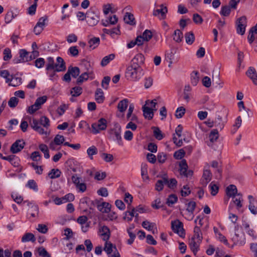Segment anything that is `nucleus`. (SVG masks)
<instances>
[{
    "label": "nucleus",
    "instance_id": "f257e3e1",
    "mask_svg": "<svg viewBox=\"0 0 257 257\" xmlns=\"http://www.w3.org/2000/svg\"><path fill=\"white\" fill-rule=\"evenodd\" d=\"M66 69L65 62L61 57L57 58L56 63H55L53 57H49L47 58L46 70L49 73L50 79H53L56 75V72L64 71Z\"/></svg>",
    "mask_w": 257,
    "mask_h": 257
},
{
    "label": "nucleus",
    "instance_id": "f03ea898",
    "mask_svg": "<svg viewBox=\"0 0 257 257\" xmlns=\"http://www.w3.org/2000/svg\"><path fill=\"white\" fill-rule=\"evenodd\" d=\"M31 127L39 134L42 135L49 136L50 132L48 131L50 125L49 119L46 116H42L39 120L33 118L29 121Z\"/></svg>",
    "mask_w": 257,
    "mask_h": 257
},
{
    "label": "nucleus",
    "instance_id": "7ed1b4c3",
    "mask_svg": "<svg viewBox=\"0 0 257 257\" xmlns=\"http://www.w3.org/2000/svg\"><path fill=\"white\" fill-rule=\"evenodd\" d=\"M107 134V138L109 140L116 142L120 146L123 145L121 135V127L118 123H114L113 127L108 130Z\"/></svg>",
    "mask_w": 257,
    "mask_h": 257
},
{
    "label": "nucleus",
    "instance_id": "20e7f679",
    "mask_svg": "<svg viewBox=\"0 0 257 257\" xmlns=\"http://www.w3.org/2000/svg\"><path fill=\"white\" fill-rule=\"evenodd\" d=\"M144 72H142V70L134 67L131 64L126 68L125 72V76L128 79L132 80H136L141 78L144 75Z\"/></svg>",
    "mask_w": 257,
    "mask_h": 257
},
{
    "label": "nucleus",
    "instance_id": "39448f33",
    "mask_svg": "<svg viewBox=\"0 0 257 257\" xmlns=\"http://www.w3.org/2000/svg\"><path fill=\"white\" fill-rule=\"evenodd\" d=\"M157 101L156 99L146 100V118L152 119L154 112L157 111Z\"/></svg>",
    "mask_w": 257,
    "mask_h": 257
},
{
    "label": "nucleus",
    "instance_id": "423d86ee",
    "mask_svg": "<svg viewBox=\"0 0 257 257\" xmlns=\"http://www.w3.org/2000/svg\"><path fill=\"white\" fill-rule=\"evenodd\" d=\"M107 127V121L104 118H101L97 122L91 124L92 133L93 134H98L100 131L105 130Z\"/></svg>",
    "mask_w": 257,
    "mask_h": 257
},
{
    "label": "nucleus",
    "instance_id": "0eeeda50",
    "mask_svg": "<svg viewBox=\"0 0 257 257\" xmlns=\"http://www.w3.org/2000/svg\"><path fill=\"white\" fill-rule=\"evenodd\" d=\"M247 25L246 18L242 16L236 20V29L237 33L243 35L245 33V28Z\"/></svg>",
    "mask_w": 257,
    "mask_h": 257
},
{
    "label": "nucleus",
    "instance_id": "6e6552de",
    "mask_svg": "<svg viewBox=\"0 0 257 257\" xmlns=\"http://www.w3.org/2000/svg\"><path fill=\"white\" fill-rule=\"evenodd\" d=\"M131 65L134 67L142 70V72H144L145 67V57L142 53L138 54L132 60Z\"/></svg>",
    "mask_w": 257,
    "mask_h": 257
},
{
    "label": "nucleus",
    "instance_id": "1a4fd4ad",
    "mask_svg": "<svg viewBox=\"0 0 257 257\" xmlns=\"http://www.w3.org/2000/svg\"><path fill=\"white\" fill-rule=\"evenodd\" d=\"M84 65L89 66L87 71H86L80 75L77 79V83L80 84L82 83L84 80H87L89 76L93 74V69L91 66L90 63L87 61H84L83 62Z\"/></svg>",
    "mask_w": 257,
    "mask_h": 257
},
{
    "label": "nucleus",
    "instance_id": "9d476101",
    "mask_svg": "<svg viewBox=\"0 0 257 257\" xmlns=\"http://www.w3.org/2000/svg\"><path fill=\"white\" fill-rule=\"evenodd\" d=\"M160 9L153 11V15L158 18L160 20H165L167 17L168 9L166 6L161 4L159 6Z\"/></svg>",
    "mask_w": 257,
    "mask_h": 257
},
{
    "label": "nucleus",
    "instance_id": "9b49d317",
    "mask_svg": "<svg viewBox=\"0 0 257 257\" xmlns=\"http://www.w3.org/2000/svg\"><path fill=\"white\" fill-rule=\"evenodd\" d=\"M85 18L87 23L90 26H95L99 21L98 15L94 12H87L86 14Z\"/></svg>",
    "mask_w": 257,
    "mask_h": 257
},
{
    "label": "nucleus",
    "instance_id": "f8f14e48",
    "mask_svg": "<svg viewBox=\"0 0 257 257\" xmlns=\"http://www.w3.org/2000/svg\"><path fill=\"white\" fill-rule=\"evenodd\" d=\"M179 171L181 175H183L186 177L192 176L193 171L188 170V165L185 160H182L179 164Z\"/></svg>",
    "mask_w": 257,
    "mask_h": 257
},
{
    "label": "nucleus",
    "instance_id": "ddd939ff",
    "mask_svg": "<svg viewBox=\"0 0 257 257\" xmlns=\"http://www.w3.org/2000/svg\"><path fill=\"white\" fill-rule=\"evenodd\" d=\"M171 227L174 232L178 234L180 236L183 237L185 235L182 224L179 220L172 221Z\"/></svg>",
    "mask_w": 257,
    "mask_h": 257
},
{
    "label": "nucleus",
    "instance_id": "4468645a",
    "mask_svg": "<svg viewBox=\"0 0 257 257\" xmlns=\"http://www.w3.org/2000/svg\"><path fill=\"white\" fill-rule=\"evenodd\" d=\"M19 58H15L13 61L15 63H19L22 62H28L32 59V55L29 58V53L25 49H21L19 52Z\"/></svg>",
    "mask_w": 257,
    "mask_h": 257
},
{
    "label": "nucleus",
    "instance_id": "2eb2a0df",
    "mask_svg": "<svg viewBox=\"0 0 257 257\" xmlns=\"http://www.w3.org/2000/svg\"><path fill=\"white\" fill-rule=\"evenodd\" d=\"M243 201V199L242 195L239 193L237 194L236 196L232 197V202H230V205L229 206V209L231 208V205L233 204L236 206V209L238 211H240L241 208L242 207Z\"/></svg>",
    "mask_w": 257,
    "mask_h": 257
},
{
    "label": "nucleus",
    "instance_id": "dca6fc26",
    "mask_svg": "<svg viewBox=\"0 0 257 257\" xmlns=\"http://www.w3.org/2000/svg\"><path fill=\"white\" fill-rule=\"evenodd\" d=\"M25 145V143L23 140H17L11 146L10 151L12 153L16 154L20 152L24 148Z\"/></svg>",
    "mask_w": 257,
    "mask_h": 257
},
{
    "label": "nucleus",
    "instance_id": "f3484780",
    "mask_svg": "<svg viewBox=\"0 0 257 257\" xmlns=\"http://www.w3.org/2000/svg\"><path fill=\"white\" fill-rule=\"evenodd\" d=\"M248 209L253 214H257V200L252 196L248 195Z\"/></svg>",
    "mask_w": 257,
    "mask_h": 257
},
{
    "label": "nucleus",
    "instance_id": "a211bd4d",
    "mask_svg": "<svg viewBox=\"0 0 257 257\" xmlns=\"http://www.w3.org/2000/svg\"><path fill=\"white\" fill-rule=\"evenodd\" d=\"M247 76L252 80L253 83L257 85V72L254 68L250 67L246 72Z\"/></svg>",
    "mask_w": 257,
    "mask_h": 257
},
{
    "label": "nucleus",
    "instance_id": "6ab92c4d",
    "mask_svg": "<svg viewBox=\"0 0 257 257\" xmlns=\"http://www.w3.org/2000/svg\"><path fill=\"white\" fill-rule=\"evenodd\" d=\"M202 241L191 238L189 240V247L193 253L195 255L199 249V246Z\"/></svg>",
    "mask_w": 257,
    "mask_h": 257
},
{
    "label": "nucleus",
    "instance_id": "aec40b11",
    "mask_svg": "<svg viewBox=\"0 0 257 257\" xmlns=\"http://www.w3.org/2000/svg\"><path fill=\"white\" fill-rule=\"evenodd\" d=\"M212 177V174L209 170H205L204 171L202 178L201 180V183L203 185H206L211 180Z\"/></svg>",
    "mask_w": 257,
    "mask_h": 257
},
{
    "label": "nucleus",
    "instance_id": "412c9836",
    "mask_svg": "<svg viewBox=\"0 0 257 257\" xmlns=\"http://www.w3.org/2000/svg\"><path fill=\"white\" fill-rule=\"evenodd\" d=\"M226 195L229 197H234L237 195V189L234 185H229L226 189Z\"/></svg>",
    "mask_w": 257,
    "mask_h": 257
},
{
    "label": "nucleus",
    "instance_id": "4be33fe9",
    "mask_svg": "<svg viewBox=\"0 0 257 257\" xmlns=\"http://www.w3.org/2000/svg\"><path fill=\"white\" fill-rule=\"evenodd\" d=\"M151 129L153 130L154 137L158 140L160 141L164 137V135L162 133L160 129L157 126H152Z\"/></svg>",
    "mask_w": 257,
    "mask_h": 257
},
{
    "label": "nucleus",
    "instance_id": "5701e85b",
    "mask_svg": "<svg viewBox=\"0 0 257 257\" xmlns=\"http://www.w3.org/2000/svg\"><path fill=\"white\" fill-rule=\"evenodd\" d=\"M225 122V121L222 120V116L218 115L214 121V126L217 128V130L221 131L223 128Z\"/></svg>",
    "mask_w": 257,
    "mask_h": 257
},
{
    "label": "nucleus",
    "instance_id": "b1692460",
    "mask_svg": "<svg viewBox=\"0 0 257 257\" xmlns=\"http://www.w3.org/2000/svg\"><path fill=\"white\" fill-rule=\"evenodd\" d=\"M191 238L202 241L203 237L200 226H195L194 228V234Z\"/></svg>",
    "mask_w": 257,
    "mask_h": 257
},
{
    "label": "nucleus",
    "instance_id": "393cba45",
    "mask_svg": "<svg viewBox=\"0 0 257 257\" xmlns=\"http://www.w3.org/2000/svg\"><path fill=\"white\" fill-rule=\"evenodd\" d=\"M101 231L102 232L101 235L102 236V239L104 241H107L110 235V231L109 228L106 226H103L101 227Z\"/></svg>",
    "mask_w": 257,
    "mask_h": 257
},
{
    "label": "nucleus",
    "instance_id": "a878e982",
    "mask_svg": "<svg viewBox=\"0 0 257 257\" xmlns=\"http://www.w3.org/2000/svg\"><path fill=\"white\" fill-rule=\"evenodd\" d=\"M125 23L130 25H135V20L134 15L130 13H126L123 18Z\"/></svg>",
    "mask_w": 257,
    "mask_h": 257
},
{
    "label": "nucleus",
    "instance_id": "bb28decb",
    "mask_svg": "<svg viewBox=\"0 0 257 257\" xmlns=\"http://www.w3.org/2000/svg\"><path fill=\"white\" fill-rule=\"evenodd\" d=\"M95 100L98 103H102L104 99L103 92L100 88H97L95 93Z\"/></svg>",
    "mask_w": 257,
    "mask_h": 257
},
{
    "label": "nucleus",
    "instance_id": "cd10ccee",
    "mask_svg": "<svg viewBox=\"0 0 257 257\" xmlns=\"http://www.w3.org/2000/svg\"><path fill=\"white\" fill-rule=\"evenodd\" d=\"M28 205L31 207V216L32 217H37L39 214V207L37 205L28 202Z\"/></svg>",
    "mask_w": 257,
    "mask_h": 257
},
{
    "label": "nucleus",
    "instance_id": "c85d7f7f",
    "mask_svg": "<svg viewBox=\"0 0 257 257\" xmlns=\"http://www.w3.org/2000/svg\"><path fill=\"white\" fill-rule=\"evenodd\" d=\"M115 58L114 54H110L103 57L101 61L100 65L102 67L106 66L110 61L113 60Z\"/></svg>",
    "mask_w": 257,
    "mask_h": 257
},
{
    "label": "nucleus",
    "instance_id": "c756f323",
    "mask_svg": "<svg viewBox=\"0 0 257 257\" xmlns=\"http://www.w3.org/2000/svg\"><path fill=\"white\" fill-rule=\"evenodd\" d=\"M135 210L134 208L132 209L131 211L127 210L125 212V216L123 217V218L124 219H126L127 221H131L134 216H135L136 218H138L139 217V214L136 213V215H135Z\"/></svg>",
    "mask_w": 257,
    "mask_h": 257
},
{
    "label": "nucleus",
    "instance_id": "7c9ffc66",
    "mask_svg": "<svg viewBox=\"0 0 257 257\" xmlns=\"http://www.w3.org/2000/svg\"><path fill=\"white\" fill-rule=\"evenodd\" d=\"M100 43V39L98 37H93L88 41L89 47L91 49L96 48Z\"/></svg>",
    "mask_w": 257,
    "mask_h": 257
},
{
    "label": "nucleus",
    "instance_id": "2f4dec72",
    "mask_svg": "<svg viewBox=\"0 0 257 257\" xmlns=\"http://www.w3.org/2000/svg\"><path fill=\"white\" fill-rule=\"evenodd\" d=\"M128 101L127 99H124L119 102L117 105V108L118 110L123 112L125 111L128 106Z\"/></svg>",
    "mask_w": 257,
    "mask_h": 257
},
{
    "label": "nucleus",
    "instance_id": "473e14b6",
    "mask_svg": "<svg viewBox=\"0 0 257 257\" xmlns=\"http://www.w3.org/2000/svg\"><path fill=\"white\" fill-rule=\"evenodd\" d=\"M30 241L33 242L36 241L34 235L30 232L25 233L22 238V241L25 242Z\"/></svg>",
    "mask_w": 257,
    "mask_h": 257
},
{
    "label": "nucleus",
    "instance_id": "72a5a7b5",
    "mask_svg": "<svg viewBox=\"0 0 257 257\" xmlns=\"http://www.w3.org/2000/svg\"><path fill=\"white\" fill-rule=\"evenodd\" d=\"M199 81V73L197 71H193L191 74V83L193 86H196Z\"/></svg>",
    "mask_w": 257,
    "mask_h": 257
},
{
    "label": "nucleus",
    "instance_id": "f704fd0d",
    "mask_svg": "<svg viewBox=\"0 0 257 257\" xmlns=\"http://www.w3.org/2000/svg\"><path fill=\"white\" fill-rule=\"evenodd\" d=\"M183 39V33L179 29L174 31L173 34V40L177 43L180 42Z\"/></svg>",
    "mask_w": 257,
    "mask_h": 257
},
{
    "label": "nucleus",
    "instance_id": "c9c22d12",
    "mask_svg": "<svg viewBox=\"0 0 257 257\" xmlns=\"http://www.w3.org/2000/svg\"><path fill=\"white\" fill-rule=\"evenodd\" d=\"M164 183L165 185H167L168 187L170 188H174L177 184V180L172 178L169 180L166 177H164Z\"/></svg>",
    "mask_w": 257,
    "mask_h": 257
},
{
    "label": "nucleus",
    "instance_id": "e433bc0d",
    "mask_svg": "<svg viewBox=\"0 0 257 257\" xmlns=\"http://www.w3.org/2000/svg\"><path fill=\"white\" fill-rule=\"evenodd\" d=\"M196 203L194 201H190L187 204V211H188L190 215L192 216L191 219L193 217V212L196 207Z\"/></svg>",
    "mask_w": 257,
    "mask_h": 257
},
{
    "label": "nucleus",
    "instance_id": "4c0bfd02",
    "mask_svg": "<svg viewBox=\"0 0 257 257\" xmlns=\"http://www.w3.org/2000/svg\"><path fill=\"white\" fill-rule=\"evenodd\" d=\"M61 174V172L58 169H53L49 173L48 176L51 179H55L59 177Z\"/></svg>",
    "mask_w": 257,
    "mask_h": 257
},
{
    "label": "nucleus",
    "instance_id": "58836bf2",
    "mask_svg": "<svg viewBox=\"0 0 257 257\" xmlns=\"http://www.w3.org/2000/svg\"><path fill=\"white\" fill-rule=\"evenodd\" d=\"M146 229L152 231L154 234L157 232L156 225L155 223L146 221Z\"/></svg>",
    "mask_w": 257,
    "mask_h": 257
},
{
    "label": "nucleus",
    "instance_id": "ea45409f",
    "mask_svg": "<svg viewBox=\"0 0 257 257\" xmlns=\"http://www.w3.org/2000/svg\"><path fill=\"white\" fill-rule=\"evenodd\" d=\"M68 70H70V73L74 78H76L80 74V69L78 67H69Z\"/></svg>",
    "mask_w": 257,
    "mask_h": 257
},
{
    "label": "nucleus",
    "instance_id": "a19ab883",
    "mask_svg": "<svg viewBox=\"0 0 257 257\" xmlns=\"http://www.w3.org/2000/svg\"><path fill=\"white\" fill-rule=\"evenodd\" d=\"M98 150L94 146H92L87 150V153L91 160H93V155L97 154Z\"/></svg>",
    "mask_w": 257,
    "mask_h": 257
},
{
    "label": "nucleus",
    "instance_id": "79ce46f5",
    "mask_svg": "<svg viewBox=\"0 0 257 257\" xmlns=\"http://www.w3.org/2000/svg\"><path fill=\"white\" fill-rule=\"evenodd\" d=\"M82 92V89L81 87L75 86L72 88L70 93L73 97H77L79 96Z\"/></svg>",
    "mask_w": 257,
    "mask_h": 257
},
{
    "label": "nucleus",
    "instance_id": "37998d69",
    "mask_svg": "<svg viewBox=\"0 0 257 257\" xmlns=\"http://www.w3.org/2000/svg\"><path fill=\"white\" fill-rule=\"evenodd\" d=\"M218 131L217 129L213 130L209 136V140L211 142L216 141L218 139Z\"/></svg>",
    "mask_w": 257,
    "mask_h": 257
},
{
    "label": "nucleus",
    "instance_id": "c03bdc74",
    "mask_svg": "<svg viewBox=\"0 0 257 257\" xmlns=\"http://www.w3.org/2000/svg\"><path fill=\"white\" fill-rule=\"evenodd\" d=\"M185 39H186V42L188 44L191 45L192 44L194 40H195V37L194 35L192 32H190L188 33H187L185 34Z\"/></svg>",
    "mask_w": 257,
    "mask_h": 257
},
{
    "label": "nucleus",
    "instance_id": "a18cd8bd",
    "mask_svg": "<svg viewBox=\"0 0 257 257\" xmlns=\"http://www.w3.org/2000/svg\"><path fill=\"white\" fill-rule=\"evenodd\" d=\"M39 147L40 150L44 153V157L46 159H49L50 158V155L47 145L42 144L40 145Z\"/></svg>",
    "mask_w": 257,
    "mask_h": 257
},
{
    "label": "nucleus",
    "instance_id": "49530a36",
    "mask_svg": "<svg viewBox=\"0 0 257 257\" xmlns=\"http://www.w3.org/2000/svg\"><path fill=\"white\" fill-rule=\"evenodd\" d=\"M210 188L211 194L213 196H215L218 191L219 187L213 182H212L209 185Z\"/></svg>",
    "mask_w": 257,
    "mask_h": 257
},
{
    "label": "nucleus",
    "instance_id": "de8ad7c7",
    "mask_svg": "<svg viewBox=\"0 0 257 257\" xmlns=\"http://www.w3.org/2000/svg\"><path fill=\"white\" fill-rule=\"evenodd\" d=\"M177 200L178 198L177 196L175 194H171L169 196L167 199V204L168 206H171L177 202Z\"/></svg>",
    "mask_w": 257,
    "mask_h": 257
},
{
    "label": "nucleus",
    "instance_id": "09e8293b",
    "mask_svg": "<svg viewBox=\"0 0 257 257\" xmlns=\"http://www.w3.org/2000/svg\"><path fill=\"white\" fill-rule=\"evenodd\" d=\"M145 42V32H144L142 34V36H138L136 40L135 43H136V45L138 47H141Z\"/></svg>",
    "mask_w": 257,
    "mask_h": 257
},
{
    "label": "nucleus",
    "instance_id": "8fccbe9b",
    "mask_svg": "<svg viewBox=\"0 0 257 257\" xmlns=\"http://www.w3.org/2000/svg\"><path fill=\"white\" fill-rule=\"evenodd\" d=\"M39 255L42 257H51L50 254L48 252L47 250L43 247L41 246L38 248Z\"/></svg>",
    "mask_w": 257,
    "mask_h": 257
},
{
    "label": "nucleus",
    "instance_id": "3c124183",
    "mask_svg": "<svg viewBox=\"0 0 257 257\" xmlns=\"http://www.w3.org/2000/svg\"><path fill=\"white\" fill-rule=\"evenodd\" d=\"M185 113V109L183 106L178 107L175 112V116L177 118H180L183 117Z\"/></svg>",
    "mask_w": 257,
    "mask_h": 257
},
{
    "label": "nucleus",
    "instance_id": "603ef678",
    "mask_svg": "<svg viewBox=\"0 0 257 257\" xmlns=\"http://www.w3.org/2000/svg\"><path fill=\"white\" fill-rule=\"evenodd\" d=\"M47 20H48L47 16H45L44 17H42L39 19V21L36 25L40 27L41 28H43V29H44V27L46 25V21H47Z\"/></svg>",
    "mask_w": 257,
    "mask_h": 257
},
{
    "label": "nucleus",
    "instance_id": "864d4df0",
    "mask_svg": "<svg viewBox=\"0 0 257 257\" xmlns=\"http://www.w3.org/2000/svg\"><path fill=\"white\" fill-rule=\"evenodd\" d=\"M185 152L184 149L176 151L174 154V157L176 159H181L184 157Z\"/></svg>",
    "mask_w": 257,
    "mask_h": 257
},
{
    "label": "nucleus",
    "instance_id": "5fc2aeb1",
    "mask_svg": "<svg viewBox=\"0 0 257 257\" xmlns=\"http://www.w3.org/2000/svg\"><path fill=\"white\" fill-rule=\"evenodd\" d=\"M100 156L106 162H110L113 160V156L110 154L102 153Z\"/></svg>",
    "mask_w": 257,
    "mask_h": 257
},
{
    "label": "nucleus",
    "instance_id": "6e6d98bb",
    "mask_svg": "<svg viewBox=\"0 0 257 257\" xmlns=\"http://www.w3.org/2000/svg\"><path fill=\"white\" fill-rule=\"evenodd\" d=\"M231 12L229 6H224L222 7L220 11V14L223 16L227 17L229 15Z\"/></svg>",
    "mask_w": 257,
    "mask_h": 257
},
{
    "label": "nucleus",
    "instance_id": "4d7b16f0",
    "mask_svg": "<svg viewBox=\"0 0 257 257\" xmlns=\"http://www.w3.org/2000/svg\"><path fill=\"white\" fill-rule=\"evenodd\" d=\"M64 141L65 138L64 136L60 135H57L54 139V142L57 145L62 144Z\"/></svg>",
    "mask_w": 257,
    "mask_h": 257
},
{
    "label": "nucleus",
    "instance_id": "13d9d810",
    "mask_svg": "<svg viewBox=\"0 0 257 257\" xmlns=\"http://www.w3.org/2000/svg\"><path fill=\"white\" fill-rule=\"evenodd\" d=\"M45 63V60L42 58H38L35 61V66L38 68L43 67Z\"/></svg>",
    "mask_w": 257,
    "mask_h": 257
},
{
    "label": "nucleus",
    "instance_id": "bf43d9fd",
    "mask_svg": "<svg viewBox=\"0 0 257 257\" xmlns=\"http://www.w3.org/2000/svg\"><path fill=\"white\" fill-rule=\"evenodd\" d=\"M47 99V97L46 96L39 97L36 99L35 103H36V105H37V106H39L40 108L41 105L44 104L46 101Z\"/></svg>",
    "mask_w": 257,
    "mask_h": 257
},
{
    "label": "nucleus",
    "instance_id": "052dcab7",
    "mask_svg": "<svg viewBox=\"0 0 257 257\" xmlns=\"http://www.w3.org/2000/svg\"><path fill=\"white\" fill-rule=\"evenodd\" d=\"M165 185L164 183V177H163L162 180H159L157 181L156 183V189L158 191H161L163 190L164 185Z\"/></svg>",
    "mask_w": 257,
    "mask_h": 257
},
{
    "label": "nucleus",
    "instance_id": "680f3d73",
    "mask_svg": "<svg viewBox=\"0 0 257 257\" xmlns=\"http://www.w3.org/2000/svg\"><path fill=\"white\" fill-rule=\"evenodd\" d=\"M113 244L110 242L106 241L104 250L108 254H110L112 252Z\"/></svg>",
    "mask_w": 257,
    "mask_h": 257
},
{
    "label": "nucleus",
    "instance_id": "e2e57ef3",
    "mask_svg": "<svg viewBox=\"0 0 257 257\" xmlns=\"http://www.w3.org/2000/svg\"><path fill=\"white\" fill-rule=\"evenodd\" d=\"M147 149L152 153H155L157 152V145L154 143H150L148 145Z\"/></svg>",
    "mask_w": 257,
    "mask_h": 257
},
{
    "label": "nucleus",
    "instance_id": "0e129e2a",
    "mask_svg": "<svg viewBox=\"0 0 257 257\" xmlns=\"http://www.w3.org/2000/svg\"><path fill=\"white\" fill-rule=\"evenodd\" d=\"M18 101L19 100L17 97H12L10 99L9 101H8V105L10 107H15L17 105Z\"/></svg>",
    "mask_w": 257,
    "mask_h": 257
},
{
    "label": "nucleus",
    "instance_id": "69168bd1",
    "mask_svg": "<svg viewBox=\"0 0 257 257\" xmlns=\"http://www.w3.org/2000/svg\"><path fill=\"white\" fill-rule=\"evenodd\" d=\"M12 82L9 83L10 86H17L21 83V79L18 77H12L11 80Z\"/></svg>",
    "mask_w": 257,
    "mask_h": 257
},
{
    "label": "nucleus",
    "instance_id": "338daca9",
    "mask_svg": "<svg viewBox=\"0 0 257 257\" xmlns=\"http://www.w3.org/2000/svg\"><path fill=\"white\" fill-rule=\"evenodd\" d=\"M14 18V13L12 11L8 12L5 16V21L6 23H10L12 20Z\"/></svg>",
    "mask_w": 257,
    "mask_h": 257
},
{
    "label": "nucleus",
    "instance_id": "774afa93",
    "mask_svg": "<svg viewBox=\"0 0 257 257\" xmlns=\"http://www.w3.org/2000/svg\"><path fill=\"white\" fill-rule=\"evenodd\" d=\"M68 51L70 55L73 57L78 56L79 54V51L77 48V46L70 47L68 50Z\"/></svg>",
    "mask_w": 257,
    "mask_h": 257
}]
</instances>
